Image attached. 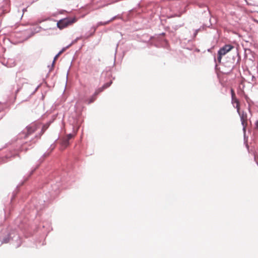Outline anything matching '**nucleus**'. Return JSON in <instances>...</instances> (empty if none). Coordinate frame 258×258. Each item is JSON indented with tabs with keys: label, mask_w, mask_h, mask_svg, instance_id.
Here are the masks:
<instances>
[{
	"label": "nucleus",
	"mask_w": 258,
	"mask_h": 258,
	"mask_svg": "<svg viewBox=\"0 0 258 258\" xmlns=\"http://www.w3.org/2000/svg\"><path fill=\"white\" fill-rule=\"evenodd\" d=\"M236 105L235 107L237 109V112H238V114L240 116L241 124L243 126V131L244 133H245V130H246V124H247V113L244 111H242V112H240L239 101L238 100H236Z\"/></svg>",
	"instance_id": "1"
},
{
	"label": "nucleus",
	"mask_w": 258,
	"mask_h": 258,
	"mask_svg": "<svg viewBox=\"0 0 258 258\" xmlns=\"http://www.w3.org/2000/svg\"><path fill=\"white\" fill-rule=\"evenodd\" d=\"M218 58H217L218 60V61H219V62H221V60L222 57L223 55H220V53H218Z\"/></svg>",
	"instance_id": "19"
},
{
	"label": "nucleus",
	"mask_w": 258,
	"mask_h": 258,
	"mask_svg": "<svg viewBox=\"0 0 258 258\" xmlns=\"http://www.w3.org/2000/svg\"><path fill=\"white\" fill-rule=\"evenodd\" d=\"M108 23H109V21H105L104 22H99L97 23L96 26L94 27V31H95L96 28L97 27H98L99 26H100L101 25H106L108 24Z\"/></svg>",
	"instance_id": "5"
},
{
	"label": "nucleus",
	"mask_w": 258,
	"mask_h": 258,
	"mask_svg": "<svg viewBox=\"0 0 258 258\" xmlns=\"http://www.w3.org/2000/svg\"><path fill=\"white\" fill-rule=\"evenodd\" d=\"M37 130V127L35 124H33L27 126L26 128L23 131L21 136H24V138H27L29 136L32 134Z\"/></svg>",
	"instance_id": "3"
},
{
	"label": "nucleus",
	"mask_w": 258,
	"mask_h": 258,
	"mask_svg": "<svg viewBox=\"0 0 258 258\" xmlns=\"http://www.w3.org/2000/svg\"><path fill=\"white\" fill-rule=\"evenodd\" d=\"M237 100L235 97H234V101H233V103H232L233 104H234L235 103L236 104V100Z\"/></svg>",
	"instance_id": "23"
},
{
	"label": "nucleus",
	"mask_w": 258,
	"mask_h": 258,
	"mask_svg": "<svg viewBox=\"0 0 258 258\" xmlns=\"http://www.w3.org/2000/svg\"><path fill=\"white\" fill-rule=\"evenodd\" d=\"M112 81H110L108 83H107L106 84H105L103 86V87L104 88V89H106L108 87H109L111 84H112Z\"/></svg>",
	"instance_id": "12"
},
{
	"label": "nucleus",
	"mask_w": 258,
	"mask_h": 258,
	"mask_svg": "<svg viewBox=\"0 0 258 258\" xmlns=\"http://www.w3.org/2000/svg\"><path fill=\"white\" fill-rule=\"evenodd\" d=\"M104 89H105L103 87V86L102 87L99 88V89H98L97 90H96L95 91V92L94 94V96L97 95L99 93L102 92Z\"/></svg>",
	"instance_id": "6"
},
{
	"label": "nucleus",
	"mask_w": 258,
	"mask_h": 258,
	"mask_svg": "<svg viewBox=\"0 0 258 258\" xmlns=\"http://www.w3.org/2000/svg\"><path fill=\"white\" fill-rule=\"evenodd\" d=\"M73 137V135L71 134H70L68 135L66 139H67L69 141Z\"/></svg>",
	"instance_id": "20"
},
{
	"label": "nucleus",
	"mask_w": 258,
	"mask_h": 258,
	"mask_svg": "<svg viewBox=\"0 0 258 258\" xmlns=\"http://www.w3.org/2000/svg\"><path fill=\"white\" fill-rule=\"evenodd\" d=\"M72 45V44H70L67 46L63 47L59 52V54H61L63 51H64L67 48H69Z\"/></svg>",
	"instance_id": "9"
},
{
	"label": "nucleus",
	"mask_w": 258,
	"mask_h": 258,
	"mask_svg": "<svg viewBox=\"0 0 258 258\" xmlns=\"http://www.w3.org/2000/svg\"><path fill=\"white\" fill-rule=\"evenodd\" d=\"M200 29H201L200 28V29L195 30V32L193 34V38H195L196 37L197 35L198 34V32L200 31Z\"/></svg>",
	"instance_id": "16"
},
{
	"label": "nucleus",
	"mask_w": 258,
	"mask_h": 258,
	"mask_svg": "<svg viewBox=\"0 0 258 258\" xmlns=\"http://www.w3.org/2000/svg\"><path fill=\"white\" fill-rule=\"evenodd\" d=\"M72 45V44H70L67 46L63 47L59 52V54H61L63 51H64L67 48H69Z\"/></svg>",
	"instance_id": "10"
},
{
	"label": "nucleus",
	"mask_w": 258,
	"mask_h": 258,
	"mask_svg": "<svg viewBox=\"0 0 258 258\" xmlns=\"http://www.w3.org/2000/svg\"><path fill=\"white\" fill-rule=\"evenodd\" d=\"M231 97H232V103H233L234 97H235V93L233 89L231 90Z\"/></svg>",
	"instance_id": "13"
},
{
	"label": "nucleus",
	"mask_w": 258,
	"mask_h": 258,
	"mask_svg": "<svg viewBox=\"0 0 258 258\" xmlns=\"http://www.w3.org/2000/svg\"><path fill=\"white\" fill-rule=\"evenodd\" d=\"M60 54H59V52L55 56L54 58V59H53V61L52 62V66H51V67L52 68L53 67V65H54V62L55 61V60L56 59V58L58 57V56L60 55Z\"/></svg>",
	"instance_id": "17"
},
{
	"label": "nucleus",
	"mask_w": 258,
	"mask_h": 258,
	"mask_svg": "<svg viewBox=\"0 0 258 258\" xmlns=\"http://www.w3.org/2000/svg\"><path fill=\"white\" fill-rule=\"evenodd\" d=\"M27 143H26L25 144H23L22 146V150L27 151L28 149L26 147V145Z\"/></svg>",
	"instance_id": "18"
},
{
	"label": "nucleus",
	"mask_w": 258,
	"mask_h": 258,
	"mask_svg": "<svg viewBox=\"0 0 258 258\" xmlns=\"http://www.w3.org/2000/svg\"><path fill=\"white\" fill-rule=\"evenodd\" d=\"M115 18H116V16H114V17H112L111 19H110L109 20H108V21H109V23L110 22H111V21H112L113 20H114L115 19Z\"/></svg>",
	"instance_id": "22"
},
{
	"label": "nucleus",
	"mask_w": 258,
	"mask_h": 258,
	"mask_svg": "<svg viewBox=\"0 0 258 258\" xmlns=\"http://www.w3.org/2000/svg\"><path fill=\"white\" fill-rule=\"evenodd\" d=\"M77 19L76 18H66L59 20L57 23V26L60 29H62L67 27L68 26L76 22Z\"/></svg>",
	"instance_id": "2"
},
{
	"label": "nucleus",
	"mask_w": 258,
	"mask_h": 258,
	"mask_svg": "<svg viewBox=\"0 0 258 258\" xmlns=\"http://www.w3.org/2000/svg\"><path fill=\"white\" fill-rule=\"evenodd\" d=\"M94 32H95V31H93V32H92V34H94Z\"/></svg>",
	"instance_id": "25"
},
{
	"label": "nucleus",
	"mask_w": 258,
	"mask_h": 258,
	"mask_svg": "<svg viewBox=\"0 0 258 258\" xmlns=\"http://www.w3.org/2000/svg\"><path fill=\"white\" fill-rule=\"evenodd\" d=\"M81 38H82L81 36L77 37L75 40H74L72 42V43L71 44H72H72L75 43L76 42H77L79 40L81 39Z\"/></svg>",
	"instance_id": "15"
},
{
	"label": "nucleus",
	"mask_w": 258,
	"mask_h": 258,
	"mask_svg": "<svg viewBox=\"0 0 258 258\" xmlns=\"http://www.w3.org/2000/svg\"><path fill=\"white\" fill-rule=\"evenodd\" d=\"M255 128H256L257 130H258V120H257L255 123Z\"/></svg>",
	"instance_id": "21"
},
{
	"label": "nucleus",
	"mask_w": 258,
	"mask_h": 258,
	"mask_svg": "<svg viewBox=\"0 0 258 258\" xmlns=\"http://www.w3.org/2000/svg\"><path fill=\"white\" fill-rule=\"evenodd\" d=\"M96 99V96H94V95L91 97L90 99L88 100V103L90 104L92 103Z\"/></svg>",
	"instance_id": "11"
},
{
	"label": "nucleus",
	"mask_w": 258,
	"mask_h": 258,
	"mask_svg": "<svg viewBox=\"0 0 258 258\" xmlns=\"http://www.w3.org/2000/svg\"><path fill=\"white\" fill-rule=\"evenodd\" d=\"M233 47L230 45H225L218 50V53L224 55L228 52L230 51Z\"/></svg>",
	"instance_id": "4"
},
{
	"label": "nucleus",
	"mask_w": 258,
	"mask_h": 258,
	"mask_svg": "<svg viewBox=\"0 0 258 258\" xmlns=\"http://www.w3.org/2000/svg\"><path fill=\"white\" fill-rule=\"evenodd\" d=\"M9 240H10V238H9V236H8L7 237H5L3 240H2V243H8L9 241Z\"/></svg>",
	"instance_id": "8"
},
{
	"label": "nucleus",
	"mask_w": 258,
	"mask_h": 258,
	"mask_svg": "<svg viewBox=\"0 0 258 258\" xmlns=\"http://www.w3.org/2000/svg\"><path fill=\"white\" fill-rule=\"evenodd\" d=\"M47 155L46 154H44V156H46Z\"/></svg>",
	"instance_id": "24"
},
{
	"label": "nucleus",
	"mask_w": 258,
	"mask_h": 258,
	"mask_svg": "<svg viewBox=\"0 0 258 258\" xmlns=\"http://www.w3.org/2000/svg\"><path fill=\"white\" fill-rule=\"evenodd\" d=\"M231 97H232V103H233L234 97H235V93L233 89L231 90Z\"/></svg>",
	"instance_id": "14"
},
{
	"label": "nucleus",
	"mask_w": 258,
	"mask_h": 258,
	"mask_svg": "<svg viewBox=\"0 0 258 258\" xmlns=\"http://www.w3.org/2000/svg\"><path fill=\"white\" fill-rule=\"evenodd\" d=\"M69 141L68 140H67V139H65L63 141V142H62V146H63L64 147H67V146L69 145Z\"/></svg>",
	"instance_id": "7"
}]
</instances>
